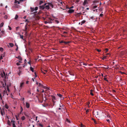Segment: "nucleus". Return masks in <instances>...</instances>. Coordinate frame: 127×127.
Here are the masks:
<instances>
[{"label": "nucleus", "instance_id": "774afa93", "mask_svg": "<svg viewBox=\"0 0 127 127\" xmlns=\"http://www.w3.org/2000/svg\"><path fill=\"white\" fill-rule=\"evenodd\" d=\"M44 72L45 73H46H46H47V71L46 70H44Z\"/></svg>", "mask_w": 127, "mask_h": 127}, {"label": "nucleus", "instance_id": "20e7f679", "mask_svg": "<svg viewBox=\"0 0 127 127\" xmlns=\"http://www.w3.org/2000/svg\"><path fill=\"white\" fill-rule=\"evenodd\" d=\"M27 25H28V24H27L25 27V30H24L25 32L26 33H27V30L28 28V27L27 26Z\"/></svg>", "mask_w": 127, "mask_h": 127}, {"label": "nucleus", "instance_id": "58836bf2", "mask_svg": "<svg viewBox=\"0 0 127 127\" xmlns=\"http://www.w3.org/2000/svg\"><path fill=\"white\" fill-rule=\"evenodd\" d=\"M106 56H105L103 58H102V59L103 60H104L105 59H106Z\"/></svg>", "mask_w": 127, "mask_h": 127}, {"label": "nucleus", "instance_id": "f257e3e1", "mask_svg": "<svg viewBox=\"0 0 127 127\" xmlns=\"http://www.w3.org/2000/svg\"><path fill=\"white\" fill-rule=\"evenodd\" d=\"M0 75L3 78L5 79H6V76L5 75V73L4 71H3L2 73H1L0 74Z\"/></svg>", "mask_w": 127, "mask_h": 127}, {"label": "nucleus", "instance_id": "0eeeda50", "mask_svg": "<svg viewBox=\"0 0 127 127\" xmlns=\"http://www.w3.org/2000/svg\"><path fill=\"white\" fill-rule=\"evenodd\" d=\"M51 97H52V99L53 100V101L54 103V100H56V98L54 96L51 95Z\"/></svg>", "mask_w": 127, "mask_h": 127}, {"label": "nucleus", "instance_id": "7c9ffc66", "mask_svg": "<svg viewBox=\"0 0 127 127\" xmlns=\"http://www.w3.org/2000/svg\"><path fill=\"white\" fill-rule=\"evenodd\" d=\"M34 74H35V77L34 78V79H35V78L37 77V75L36 74V73L35 72H34Z\"/></svg>", "mask_w": 127, "mask_h": 127}, {"label": "nucleus", "instance_id": "412c9836", "mask_svg": "<svg viewBox=\"0 0 127 127\" xmlns=\"http://www.w3.org/2000/svg\"><path fill=\"white\" fill-rule=\"evenodd\" d=\"M70 42V41L66 42V41H64V43L65 44H67L69 43Z\"/></svg>", "mask_w": 127, "mask_h": 127}, {"label": "nucleus", "instance_id": "13d9d810", "mask_svg": "<svg viewBox=\"0 0 127 127\" xmlns=\"http://www.w3.org/2000/svg\"><path fill=\"white\" fill-rule=\"evenodd\" d=\"M39 126H40L41 127H43V125L41 124H39Z\"/></svg>", "mask_w": 127, "mask_h": 127}, {"label": "nucleus", "instance_id": "79ce46f5", "mask_svg": "<svg viewBox=\"0 0 127 127\" xmlns=\"http://www.w3.org/2000/svg\"><path fill=\"white\" fill-rule=\"evenodd\" d=\"M38 7H36L35 8V9H34V10L35 11L37 10L38 9Z\"/></svg>", "mask_w": 127, "mask_h": 127}, {"label": "nucleus", "instance_id": "5fc2aeb1", "mask_svg": "<svg viewBox=\"0 0 127 127\" xmlns=\"http://www.w3.org/2000/svg\"><path fill=\"white\" fill-rule=\"evenodd\" d=\"M108 49L107 48H106L105 49V50L106 51V52H107L108 51Z\"/></svg>", "mask_w": 127, "mask_h": 127}, {"label": "nucleus", "instance_id": "c85d7f7f", "mask_svg": "<svg viewBox=\"0 0 127 127\" xmlns=\"http://www.w3.org/2000/svg\"><path fill=\"white\" fill-rule=\"evenodd\" d=\"M85 22H86V21L85 20L82 21L81 22V25H82V24H84V23H85Z\"/></svg>", "mask_w": 127, "mask_h": 127}, {"label": "nucleus", "instance_id": "aec40b11", "mask_svg": "<svg viewBox=\"0 0 127 127\" xmlns=\"http://www.w3.org/2000/svg\"><path fill=\"white\" fill-rule=\"evenodd\" d=\"M5 107L7 109H8V106L7 104H6L5 105Z\"/></svg>", "mask_w": 127, "mask_h": 127}, {"label": "nucleus", "instance_id": "864d4df0", "mask_svg": "<svg viewBox=\"0 0 127 127\" xmlns=\"http://www.w3.org/2000/svg\"><path fill=\"white\" fill-rule=\"evenodd\" d=\"M81 127H84V126L82 124H81Z\"/></svg>", "mask_w": 127, "mask_h": 127}, {"label": "nucleus", "instance_id": "f704fd0d", "mask_svg": "<svg viewBox=\"0 0 127 127\" xmlns=\"http://www.w3.org/2000/svg\"><path fill=\"white\" fill-rule=\"evenodd\" d=\"M23 110V109L21 106V108H20V111L21 113Z\"/></svg>", "mask_w": 127, "mask_h": 127}, {"label": "nucleus", "instance_id": "052dcab7", "mask_svg": "<svg viewBox=\"0 0 127 127\" xmlns=\"http://www.w3.org/2000/svg\"><path fill=\"white\" fill-rule=\"evenodd\" d=\"M103 16V15L102 14H101L100 15V16L101 17Z\"/></svg>", "mask_w": 127, "mask_h": 127}, {"label": "nucleus", "instance_id": "6e6552de", "mask_svg": "<svg viewBox=\"0 0 127 127\" xmlns=\"http://www.w3.org/2000/svg\"><path fill=\"white\" fill-rule=\"evenodd\" d=\"M16 58H18L19 60L22 61V59L21 57L20 56H18L17 57H16Z\"/></svg>", "mask_w": 127, "mask_h": 127}, {"label": "nucleus", "instance_id": "9d476101", "mask_svg": "<svg viewBox=\"0 0 127 127\" xmlns=\"http://www.w3.org/2000/svg\"><path fill=\"white\" fill-rule=\"evenodd\" d=\"M39 7L41 9H44L45 7L44 5H43L42 6H39Z\"/></svg>", "mask_w": 127, "mask_h": 127}, {"label": "nucleus", "instance_id": "37998d69", "mask_svg": "<svg viewBox=\"0 0 127 127\" xmlns=\"http://www.w3.org/2000/svg\"><path fill=\"white\" fill-rule=\"evenodd\" d=\"M28 93H29L30 95H31V92L30 91H28Z\"/></svg>", "mask_w": 127, "mask_h": 127}, {"label": "nucleus", "instance_id": "f8f14e48", "mask_svg": "<svg viewBox=\"0 0 127 127\" xmlns=\"http://www.w3.org/2000/svg\"><path fill=\"white\" fill-rule=\"evenodd\" d=\"M47 4L49 5V6H51L52 8H53V5L51 3H48Z\"/></svg>", "mask_w": 127, "mask_h": 127}, {"label": "nucleus", "instance_id": "bf43d9fd", "mask_svg": "<svg viewBox=\"0 0 127 127\" xmlns=\"http://www.w3.org/2000/svg\"><path fill=\"white\" fill-rule=\"evenodd\" d=\"M13 127H16V126H15V124H13Z\"/></svg>", "mask_w": 127, "mask_h": 127}, {"label": "nucleus", "instance_id": "39448f33", "mask_svg": "<svg viewBox=\"0 0 127 127\" xmlns=\"http://www.w3.org/2000/svg\"><path fill=\"white\" fill-rule=\"evenodd\" d=\"M1 113L2 116H3L5 114V112L4 111V110L3 109H2V110H1Z\"/></svg>", "mask_w": 127, "mask_h": 127}, {"label": "nucleus", "instance_id": "4be33fe9", "mask_svg": "<svg viewBox=\"0 0 127 127\" xmlns=\"http://www.w3.org/2000/svg\"><path fill=\"white\" fill-rule=\"evenodd\" d=\"M4 23H1L0 25V28H1L2 27Z\"/></svg>", "mask_w": 127, "mask_h": 127}, {"label": "nucleus", "instance_id": "6e6d98bb", "mask_svg": "<svg viewBox=\"0 0 127 127\" xmlns=\"http://www.w3.org/2000/svg\"><path fill=\"white\" fill-rule=\"evenodd\" d=\"M18 1L17 0H15L14 3H18Z\"/></svg>", "mask_w": 127, "mask_h": 127}, {"label": "nucleus", "instance_id": "8fccbe9b", "mask_svg": "<svg viewBox=\"0 0 127 127\" xmlns=\"http://www.w3.org/2000/svg\"><path fill=\"white\" fill-rule=\"evenodd\" d=\"M66 121L69 123H70V121L68 120L67 119H66Z\"/></svg>", "mask_w": 127, "mask_h": 127}, {"label": "nucleus", "instance_id": "f3484780", "mask_svg": "<svg viewBox=\"0 0 127 127\" xmlns=\"http://www.w3.org/2000/svg\"><path fill=\"white\" fill-rule=\"evenodd\" d=\"M7 124L8 125H9L10 126H11V123L10 121H9L8 120L7 121Z\"/></svg>", "mask_w": 127, "mask_h": 127}, {"label": "nucleus", "instance_id": "680f3d73", "mask_svg": "<svg viewBox=\"0 0 127 127\" xmlns=\"http://www.w3.org/2000/svg\"><path fill=\"white\" fill-rule=\"evenodd\" d=\"M16 64V65H20V64L18 63H17Z\"/></svg>", "mask_w": 127, "mask_h": 127}, {"label": "nucleus", "instance_id": "9b49d317", "mask_svg": "<svg viewBox=\"0 0 127 127\" xmlns=\"http://www.w3.org/2000/svg\"><path fill=\"white\" fill-rule=\"evenodd\" d=\"M26 107L27 108H28L29 107H30V104L29 103H28L27 102H26Z\"/></svg>", "mask_w": 127, "mask_h": 127}, {"label": "nucleus", "instance_id": "a878e982", "mask_svg": "<svg viewBox=\"0 0 127 127\" xmlns=\"http://www.w3.org/2000/svg\"><path fill=\"white\" fill-rule=\"evenodd\" d=\"M98 2V1L97 0H94L93 2V3H95Z\"/></svg>", "mask_w": 127, "mask_h": 127}, {"label": "nucleus", "instance_id": "4468645a", "mask_svg": "<svg viewBox=\"0 0 127 127\" xmlns=\"http://www.w3.org/2000/svg\"><path fill=\"white\" fill-rule=\"evenodd\" d=\"M45 8L47 10L49 9L50 8L49 5V4H48V5H46L45 7Z\"/></svg>", "mask_w": 127, "mask_h": 127}, {"label": "nucleus", "instance_id": "72a5a7b5", "mask_svg": "<svg viewBox=\"0 0 127 127\" xmlns=\"http://www.w3.org/2000/svg\"><path fill=\"white\" fill-rule=\"evenodd\" d=\"M43 2L42 1L40 0V1L39 3V4L40 5L41 4H42V3H43Z\"/></svg>", "mask_w": 127, "mask_h": 127}, {"label": "nucleus", "instance_id": "ea45409f", "mask_svg": "<svg viewBox=\"0 0 127 127\" xmlns=\"http://www.w3.org/2000/svg\"><path fill=\"white\" fill-rule=\"evenodd\" d=\"M97 7V5L94 6L93 7V9H95Z\"/></svg>", "mask_w": 127, "mask_h": 127}, {"label": "nucleus", "instance_id": "5701e85b", "mask_svg": "<svg viewBox=\"0 0 127 127\" xmlns=\"http://www.w3.org/2000/svg\"><path fill=\"white\" fill-rule=\"evenodd\" d=\"M30 69L31 70L32 72H34V70H33V68H32V67H30Z\"/></svg>", "mask_w": 127, "mask_h": 127}, {"label": "nucleus", "instance_id": "c756f323", "mask_svg": "<svg viewBox=\"0 0 127 127\" xmlns=\"http://www.w3.org/2000/svg\"><path fill=\"white\" fill-rule=\"evenodd\" d=\"M20 38L21 39H23V40H24L23 35H20Z\"/></svg>", "mask_w": 127, "mask_h": 127}, {"label": "nucleus", "instance_id": "e433bc0d", "mask_svg": "<svg viewBox=\"0 0 127 127\" xmlns=\"http://www.w3.org/2000/svg\"><path fill=\"white\" fill-rule=\"evenodd\" d=\"M44 88L46 89L47 90H49V88H48L47 87H45V88Z\"/></svg>", "mask_w": 127, "mask_h": 127}, {"label": "nucleus", "instance_id": "a18cd8bd", "mask_svg": "<svg viewBox=\"0 0 127 127\" xmlns=\"http://www.w3.org/2000/svg\"><path fill=\"white\" fill-rule=\"evenodd\" d=\"M104 79L107 82H108V80L106 78L104 77Z\"/></svg>", "mask_w": 127, "mask_h": 127}, {"label": "nucleus", "instance_id": "09e8293b", "mask_svg": "<svg viewBox=\"0 0 127 127\" xmlns=\"http://www.w3.org/2000/svg\"><path fill=\"white\" fill-rule=\"evenodd\" d=\"M18 49V45H17V48L15 50L16 51H17Z\"/></svg>", "mask_w": 127, "mask_h": 127}, {"label": "nucleus", "instance_id": "473e14b6", "mask_svg": "<svg viewBox=\"0 0 127 127\" xmlns=\"http://www.w3.org/2000/svg\"><path fill=\"white\" fill-rule=\"evenodd\" d=\"M7 90L8 91V92H9L10 90H9V88L8 86H7Z\"/></svg>", "mask_w": 127, "mask_h": 127}, {"label": "nucleus", "instance_id": "3c124183", "mask_svg": "<svg viewBox=\"0 0 127 127\" xmlns=\"http://www.w3.org/2000/svg\"><path fill=\"white\" fill-rule=\"evenodd\" d=\"M90 94L91 95H92V96H93L94 95V94H93V93L92 92H90Z\"/></svg>", "mask_w": 127, "mask_h": 127}, {"label": "nucleus", "instance_id": "0e129e2a", "mask_svg": "<svg viewBox=\"0 0 127 127\" xmlns=\"http://www.w3.org/2000/svg\"><path fill=\"white\" fill-rule=\"evenodd\" d=\"M106 121L108 123H110V121L109 119H107L106 120Z\"/></svg>", "mask_w": 127, "mask_h": 127}, {"label": "nucleus", "instance_id": "2eb2a0df", "mask_svg": "<svg viewBox=\"0 0 127 127\" xmlns=\"http://www.w3.org/2000/svg\"><path fill=\"white\" fill-rule=\"evenodd\" d=\"M30 9H31V12H32L34 11L35 10L34 9V8H32V7H31Z\"/></svg>", "mask_w": 127, "mask_h": 127}, {"label": "nucleus", "instance_id": "423d86ee", "mask_svg": "<svg viewBox=\"0 0 127 127\" xmlns=\"http://www.w3.org/2000/svg\"><path fill=\"white\" fill-rule=\"evenodd\" d=\"M60 107L58 109L59 110H62L64 109V106L63 105H60Z\"/></svg>", "mask_w": 127, "mask_h": 127}, {"label": "nucleus", "instance_id": "a211bd4d", "mask_svg": "<svg viewBox=\"0 0 127 127\" xmlns=\"http://www.w3.org/2000/svg\"><path fill=\"white\" fill-rule=\"evenodd\" d=\"M3 94H4H4H6V93H7V92H6V90H4L3 91ZM7 95H8V94H7Z\"/></svg>", "mask_w": 127, "mask_h": 127}, {"label": "nucleus", "instance_id": "6ab92c4d", "mask_svg": "<svg viewBox=\"0 0 127 127\" xmlns=\"http://www.w3.org/2000/svg\"><path fill=\"white\" fill-rule=\"evenodd\" d=\"M9 45L11 47H12L14 46V44L12 43H9Z\"/></svg>", "mask_w": 127, "mask_h": 127}, {"label": "nucleus", "instance_id": "f03ea898", "mask_svg": "<svg viewBox=\"0 0 127 127\" xmlns=\"http://www.w3.org/2000/svg\"><path fill=\"white\" fill-rule=\"evenodd\" d=\"M48 20H50L49 21V22H47V21H45V24H46L47 23H52V19L51 18H48Z\"/></svg>", "mask_w": 127, "mask_h": 127}, {"label": "nucleus", "instance_id": "2f4dec72", "mask_svg": "<svg viewBox=\"0 0 127 127\" xmlns=\"http://www.w3.org/2000/svg\"><path fill=\"white\" fill-rule=\"evenodd\" d=\"M3 49L2 48V47H0V51H1L2 52L3 51Z\"/></svg>", "mask_w": 127, "mask_h": 127}, {"label": "nucleus", "instance_id": "49530a36", "mask_svg": "<svg viewBox=\"0 0 127 127\" xmlns=\"http://www.w3.org/2000/svg\"><path fill=\"white\" fill-rule=\"evenodd\" d=\"M4 18L5 19H7V15H5L4 16Z\"/></svg>", "mask_w": 127, "mask_h": 127}, {"label": "nucleus", "instance_id": "69168bd1", "mask_svg": "<svg viewBox=\"0 0 127 127\" xmlns=\"http://www.w3.org/2000/svg\"><path fill=\"white\" fill-rule=\"evenodd\" d=\"M8 27L9 28V29L10 30H11V29H12V28H11L10 27V26H8Z\"/></svg>", "mask_w": 127, "mask_h": 127}, {"label": "nucleus", "instance_id": "a19ab883", "mask_svg": "<svg viewBox=\"0 0 127 127\" xmlns=\"http://www.w3.org/2000/svg\"><path fill=\"white\" fill-rule=\"evenodd\" d=\"M1 32L3 34H4L5 33V32H4V31H1Z\"/></svg>", "mask_w": 127, "mask_h": 127}, {"label": "nucleus", "instance_id": "bb28decb", "mask_svg": "<svg viewBox=\"0 0 127 127\" xmlns=\"http://www.w3.org/2000/svg\"><path fill=\"white\" fill-rule=\"evenodd\" d=\"M25 118L24 116H23L21 117V119L22 120H25Z\"/></svg>", "mask_w": 127, "mask_h": 127}, {"label": "nucleus", "instance_id": "de8ad7c7", "mask_svg": "<svg viewBox=\"0 0 127 127\" xmlns=\"http://www.w3.org/2000/svg\"><path fill=\"white\" fill-rule=\"evenodd\" d=\"M64 41H63V40H62V41H60L59 42L61 43H64Z\"/></svg>", "mask_w": 127, "mask_h": 127}, {"label": "nucleus", "instance_id": "4c0bfd02", "mask_svg": "<svg viewBox=\"0 0 127 127\" xmlns=\"http://www.w3.org/2000/svg\"><path fill=\"white\" fill-rule=\"evenodd\" d=\"M41 72L42 73H43L44 74H46V73L44 72L42 70H41Z\"/></svg>", "mask_w": 127, "mask_h": 127}, {"label": "nucleus", "instance_id": "603ef678", "mask_svg": "<svg viewBox=\"0 0 127 127\" xmlns=\"http://www.w3.org/2000/svg\"><path fill=\"white\" fill-rule=\"evenodd\" d=\"M19 28V27L18 26V27H17L16 28V30L17 31L18 30V29Z\"/></svg>", "mask_w": 127, "mask_h": 127}, {"label": "nucleus", "instance_id": "393cba45", "mask_svg": "<svg viewBox=\"0 0 127 127\" xmlns=\"http://www.w3.org/2000/svg\"><path fill=\"white\" fill-rule=\"evenodd\" d=\"M11 123L12 124V125L13 124H15V121L12 120L11 121Z\"/></svg>", "mask_w": 127, "mask_h": 127}, {"label": "nucleus", "instance_id": "dca6fc26", "mask_svg": "<svg viewBox=\"0 0 127 127\" xmlns=\"http://www.w3.org/2000/svg\"><path fill=\"white\" fill-rule=\"evenodd\" d=\"M87 2L86 0H85L84 1L83 3V5H85L86 4H87Z\"/></svg>", "mask_w": 127, "mask_h": 127}, {"label": "nucleus", "instance_id": "7ed1b4c3", "mask_svg": "<svg viewBox=\"0 0 127 127\" xmlns=\"http://www.w3.org/2000/svg\"><path fill=\"white\" fill-rule=\"evenodd\" d=\"M74 11V10L72 9H69L68 11V13H71Z\"/></svg>", "mask_w": 127, "mask_h": 127}, {"label": "nucleus", "instance_id": "cd10ccee", "mask_svg": "<svg viewBox=\"0 0 127 127\" xmlns=\"http://www.w3.org/2000/svg\"><path fill=\"white\" fill-rule=\"evenodd\" d=\"M18 15H16L15 16V19H17L18 18Z\"/></svg>", "mask_w": 127, "mask_h": 127}, {"label": "nucleus", "instance_id": "e2e57ef3", "mask_svg": "<svg viewBox=\"0 0 127 127\" xmlns=\"http://www.w3.org/2000/svg\"><path fill=\"white\" fill-rule=\"evenodd\" d=\"M25 21L26 22H27V23L29 22V21H28L27 19H26L25 20Z\"/></svg>", "mask_w": 127, "mask_h": 127}, {"label": "nucleus", "instance_id": "4d7b16f0", "mask_svg": "<svg viewBox=\"0 0 127 127\" xmlns=\"http://www.w3.org/2000/svg\"><path fill=\"white\" fill-rule=\"evenodd\" d=\"M97 51L98 52H100L101 51V50L100 49H97Z\"/></svg>", "mask_w": 127, "mask_h": 127}, {"label": "nucleus", "instance_id": "b1692460", "mask_svg": "<svg viewBox=\"0 0 127 127\" xmlns=\"http://www.w3.org/2000/svg\"><path fill=\"white\" fill-rule=\"evenodd\" d=\"M57 95H58V96L59 97H60L62 96V95L59 94H57Z\"/></svg>", "mask_w": 127, "mask_h": 127}, {"label": "nucleus", "instance_id": "c03bdc74", "mask_svg": "<svg viewBox=\"0 0 127 127\" xmlns=\"http://www.w3.org/2000/svg\"><path fill=\"white\" fill-rule=\"evenodd\" d=\"M40 86L42 87L43 88H45V86H44L42 84H41V86Z\"/></svg>", "mask_w": 127, "mask_h": 127}, {"label": "nucleus", "instance_id": "c9c22d12", "mask_svg": "<svg viewBox=\"0 0 127 127\" xmlns=\"http://www.w3.org/2000/svg\"><path fill=\"white\" fill-rule=\"evenodd\" d=\"M55 22L57 24H58L59 23V21L57 20H55Z\"/></svg>", "mask_w": 127, "mask_h": 127}, {"label": "nucleus", "instance_id": "338daca9", "mask_svg": "<svg viewBox=\"0 0 127 127\" xmlns=\"http://www.w3.org/2000/svg\"><path fill=\"white\" fill-rule=\"evenodd\" d=\"M2 58H2V56H1L0 57V60H1L2 59Z\"/></svg>", "mask_w": 127, "mask_h": 127}, {"label": "nucleus", "instance_id": "ddd939ff", "mask_svg": "<svg viewBox=\"0 0 127 127\" xmlns=\"http://www.w3.org/2000/svg\"><path fill=\"white\" fill-rule=\"evenodd\" d=\"M24 84V82H22L20 83V87L21 88V89L23 86Z\"/></svg>", "mask_w": 127, "mask_h": 127}, {"label": "nucleus", "instance_id": "1a4fd4ad", "mask_svg": "<svg viewBox=\"0 0 127 127\" xmlns=\"http://www.w3.org/2000/svg\"><path fill=\"white\" fill-rule=\"evenodd\" d=\"M90 19L93 20H94V22L96 21V20H95V19L94 18V17L93 16L91 17L90 18Z\"/></svg>", "mask_w": 127, "mask_h": 127}]
</instances>
